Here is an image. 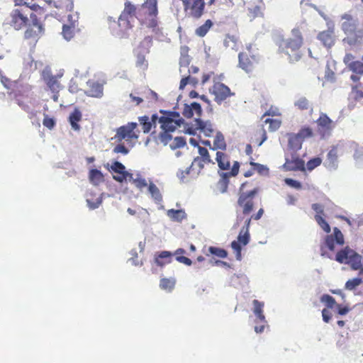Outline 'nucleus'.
Wrapping results in <instances>:
<instances>
[{
	"mask_svg": "<svg viewBox=\"0 0 363 363\" xmlns=\"http://www.w3.org/2000/svg\"><path fill=\"white\" fill-rule=\"evenodd\" d=\"M284 166L286 169L289 171H305V162L302 159L298 157H292L291 159H286Z\"/></svg>",
	"mask_w": 363,
	"mask_h": 363,
	"instance_id": "nucleus-19",
	"label": "nucleus"
},
{
	"mask_svg": "<svg viewBox=\"0 0 363 363\" xmlns=\"http://www.w3.org/2000/svg\"><path fill=\"white\" fill-rule=\"evenodd\" d=\"M332 67H335L334 62H328L325 71V79L328 82H334L335 81V73Z\"/></svg>",
	"mask_w": 363,
	"mask_h": 363,
	"instance_id": "nucleus-41",
	"label": "nucleus"
},
{
	"mask_svg": "<svg viewBox=\"0 0 363 363\" xmlns=\"http://www.w3.org/2000/svg\"><path fill=\"white\" fill-rule=\"evenodd\" d=\"M170 131L162 130V132L160 133L159 136L161 142L164 144L168 143L172 140V135H170Z\"/></svg>",
	"mask_w": 363,
	"mask_h": 363,
	"instance_id": "nucleus-59",
	"label": "nucleus"
},
{
	"mask_svg": "<svg viewBox=\"0 0 363 363\" xmlns=\"http://www.w3.org/2000/svg\"><path fill=\"white\" fill-rule=\"evenodd\" d=\"M352 81L351 94L355 100L363 99V83L360 82V79L357 75H350Z\"/></svg>",
	"mask_w": 363,
	"mask_h": 363,
	"instance_id": "nucleus-18",
	"label": "nucleus"
},
{
	"mask_svg": "<svg viewBox=\"0 0 363 363\" xmlns=\"http://www.w3.org/2000/svg\"><path fill=\"white\" fill-rule=\"evenodd\" d=\"M335 260L340 264H350L354 270L360 269L362 266V257L348 246L337 252Z\"/></svg>",
	"mask_w": 363,
	"mask_h": 363,
	"instance_id": "nucleus-6",
	"label": "nucleus"
},
{
	"mask_svg": "<svg viewBox=\"0 0 363 363\" xmlns=\"http://www.w3.org/2000/svg\"><path fill=\"white\" fill-rule=\"evenodd\" d=\"M113 152L114 153H121L125 155L129 152V150L124 145L118 144L114 147Z\"/></svg>",
	"mask_w": 363,
	"mask_h": 363,
	"instance_id": "nucleus-60",
	"label": "nucleus"
},
{
	"mask_svg": "<svg viewBox=\"0 0 363 363\" xmlns=\"http://www.w3.org/2000/svg\"><path fill=\"white\" fill-rule=\"evenodd\" d=\"M10 16V25L16 30H20L27 25L29 21L28 17L33 20L36 17V15L33 13L30 6H24L19 9H13Z\"/></svg>",
	"mask_w": 363,
	"mask_h": 363,
	"instance_id": "nucleus-4",
	"label": "nucleus"
},
{
	"mask_svg": "<svg viewBox=\"0 0 363 363\" xmlns=\"http://www.w3.org/2000/svg\"><path fill=\"white\" fill-rule=\"evenodd\" d=\"M184 11L194 18H199L203 14L205 2L203 0H180Z\"/></svg>",
	"mask_w": 363,
	"mask_h": 363,
	"instance_id": "nucleus-10",
	"label": "nucleus"
},
{
	"mask_svg": "<svg viewBox=\"0 0 363 363\" xmlns=\"http://www.w3.org/2000/svg\"><path fill=\"white\" fill-rule=\"evenodd\" d=\"M212 26L213 22L211 21V20H206L203 25L200 26L196 29V35L199 37H204L208 32L209 29L212 27Z\"/></svg>",
	"mask_w": 363,
	"mask_h": 363,
	"instance_id": "nucleus-39",
	"label": "nucleus"
},
{
	"mask_svg": "<svg viewBox=\"0 0 363 363\" xmlns=\"http://www.w3.org/2000/svg\"><path fill=\"white\" fill-rule=\"evenodd\" d=\"M89 86L88 93L92 97H101L103 94V86L99 82L94 81H89L87 83Z\"/></svg>",
	"mask_w": 363,
	"mask_h": 363,
	"instance_id": "nucleus-25",
	"label": "nucleus"
},
{
	"mask_svg": "<svg viewBox=\"0 0 363 363\" xmlns=\"http://www.w3.org/2000/svg\"><path fill=\"white\" fill-rule=\"evenodd\" d=\"M213 150H226V143L223 135L221 133H217L214 141Z\"/></svg>",
	"mask_w": 363,
	"mask_h": 363,
	"instance_id": "nucleus-36",
	"label": "nucleus"
},
{
	"mask_svg": "<svg viewBox=\"0 0 363 363\" xmlns=\"http://www.w3.org/2000/svg\"><path fill=\"white\" fill-rule=\"evenodd\" d=\"M188 49L186 47L182 48L181 54L182 56L179 60L180 69L179 71L182 73L183 68L186 67L189 64V56L186 54Z\"/></svg>",
	"mask_w": 363,
	"mask_h": 363,
	"instance_id": "nucleus-45",
	"label": "nucleus"
},
{
	"mask_svg": "<svg viewBox=\"0 0 363 363\" xmlns=\"http://www.w3.org/2000/svg\"><path fill=\"white\" fill-rule=\"evenodd\" d=\"M206 163L203 162L201 158L196 157L194 158L189 168L186 169L185 173L189 174L190 171L196 170L199 173L203 168Z\"/></svg>",
	"mask_w": 363,
	"mask_h": 363,
	"instance_id": "nucleus-40",
	"label": "nucleus"
},
{
	"mask_svg": "<svg viewBox=\"0 0 363 363\" xmlns=\"http://www.w3.org/2000/svg\"><path fill=\"white\" fill-rule=\"evenodd\" d=\"M43 124L46 128L52 129L55 125V121L53 118H49L48 116H46L43 121Z\"/></svg>",
	"mask_w": 363,
	"mask_h": 363,
	"instance_id": "nucleus-64",
	"label": "nucleus"
},
{
	"mask_svg": "<svg viewBox=\"0 0 363 363\" xmlns=\"http://www.w3.org/2000/svg\"><path fill=\"white\" fill-rule=\"evenodd\" d=\"M140 124L142 125L143 131L144 133H148L153 126L152 123L150 121V118L147 116L139 117Z\"/></svg>",
	"mask_w": 363,
	"mask_h": 363,
	"instance_id": "nucleus-43",
	"label": "nucleus"
},
{
	"mask_svg": "<svg viewBox=\"0 0 363 363\" xmlns=\"http://www.w3.org/2000/svg\"><path fill=\"white\" fill-rule=\"evenodd\" d=\"M172 256L169 251H162L155 255L154 261L157 266L162 267L172 262Z\"/></svg>",
	"mask_w": 363,
	"mask_h": 363,
	"instance_id": "nucleus-21",
	"label": "nucleus"
},
{
	"mask_svg": "<svg viewBox=\"0 0 363 363\" xmlns=\"http://www.w3.org/2000/svg\"><path fill=\"white\" fill-rule=\"evenodd\" d=\"M335 239L333 235H327L325 239V245L328 247V248L333 251L335 250Z\"/></svg>",
	"mask_w": 363,
	"mask_h": 363,
	"instance_id": "nucleus-61",
	"label": "nucleus"
},
{
	"mask_svg": "<svg viewBox=\"0 0 363 363\" xmlns=\"http://www.w3.org/2000/svg\"><path fill=\"white\" fill-rule=\"evenodd\" d=\"M89 179L94 185H99L104 181L102 172L96 169H92L89 171Z\"/></svg>",
	"mask_w": 363,
	"mask_h": 363,
	"instance_id": "nucleus-29",
	"label": "nucleus"
},
{
	"mask_svg": "<svg viewBox=\"0 0 363 363\" xmlns=\"http://www.w3.org/2000/svg\"><path fill=\"white\" fill-rule=\"evenodd\" d=\"M92 194H90L86 198V202L89 207L91 209H95L98 208L102 203V199L101 197H97L96 199H92Z\"/></svg>",
	"mask_w": 363,
	"mask_h": 363,
	"instance_id": "nucleus-51",
	"label": "nucleus"
},
{
	"mask_svg": "<svg viewBox=\"0 0 363 363\" xmlns=\"http://www.w3.org/2000/svg\"><path fill=\"white\" fill-rule=\"evenodd\" d=\"M127 181L131 182L137 189L142 191L144 188L147 187L148 183L143 175L138 172L135 174L132 173V178H128Z\"/></svg>",
	"mask_w": 363,
	"mask_h": 363,
	"instance_id": "nucleus-23",
	"label": "nucleus"
},
{
	"mask_svg": "<svg viewBox=\"0 0 363 363\" xmlns=\"http://www.w3.org/2000/svg\"><path fill=\"white\" fill-rule=\"evenodd\" d=\"M46 84L54 93H57L60 89V84L55 76H49L46 79Z\"/></svg>",
	"mask_w": 363,
	"mask_h": 363,
	"instance_id": "nucleus-37",
	"label": "nucleus"
},
{
	"mask_svg": "<svg viewBox=\"0 0 363 363\" xmlns=\"http://www.w3.org/2000/svg\"><path fill=\"white\" fill-rule=\"evenodd\" d=\"M259 61L260 56L252 50V45L247 46V51L241 52L238 55V66L247 73L252 72Z\"/></svg>",
	"mask_w": 363,
	"mask_h": 363,
	"instance_id": "nucleus-5",
	"label": "nucleus"
},
{
	"mask_svg": "<svg viewBox=\"0 0 363 363\" xmlns=\"http://www.w3.org/2000/svg\"><path fill=\"white\" fill-rule=\"evenodd\" d=\"M250 225H247L246 223H244V225L241 228L238 236V240H234L231 242V247L234 250L238 260H241L242 259L241 246L247 245L250 241Z\"/></svg>",
	"mask_w": 363,
	"mask_h": 363,
	"instance_id": "nucleus-9",
	"label": "nucleus"
},
{
	"mask_svg": "<svg viewBox=\"0 0 363 363\" xmlns=\"http://www.w3.org/2000/svg\"><path fill=\"white\" fill-rule=\"evenodd\" d=\"M209 92L213 96L214 101L218 105L225 102L228 98L235 96V93L231 91L228 86L220 82H214L209 89Z\"/></svg>",
	"mask_w": 363,
	"mask_h": 363,
	"instance_id": "nucleus-7",
	"label": "nucleus"
},
{
	"mask_svg": "<svg viewBox=\"0 0 363 363\" xmlns=\"http://www.w3.org/2000/svg\"><path fill=\"white\" fill-rule=\"evenodd\" d=\"M137 8L130 1H127L124 4V9L121 12V15L123 18L133 17L136 14Z\"/></svg>",
	"mask_w": 363,
	"mask_h": 363,
	"instance_id": "nucleus-30",
	"label": "nucleus"
},
{
	"mask_svg": "<svg viewBox=\"0 0 363 363\" xmlns=\"http://www.w3.org/2000/svg\"><path fill=\"white\" fill-rule=\"evenodd\" d=\"M32 21L33 26L26 29L24 37L26 39L37 41L40 35L43 33V28L42 25L38 22L36 17L33 19Z\"/></svg>",
	"mask_w": 363,
	"mask_h": 363,
	"instance_id": "nucleus-16",
	"label": "nucleus"
},
{
	"mask_svg": "<svg viewBox=\"0 0 363 363\" xmlns=\"http://www.w3.org/2000/svg\"><path fill=\"white\" fill-rule=\"evenodd\" d=\"M208 251L211 254L220 258H225L228 256L227 251L222 248L211 246L208 248Z\"/></svg>",
	"mask_w": 363,
	"mask_h": 363,
	"instance_id": "nucleus-54",
	"label": "nucleus"
},
{
	"mask_svg": "<svg viewBox=\"0 0 363 363\" xmlns=\"http://www.w3.org/2000/svg\"><path fill=\"white\" fill-rule=\"evenodd\" d=\"M82 113L78 108H75L69 115V121L71 124L72 129L79 130L80 128L78 122L82 119Z\"/></svg>",
	"mask_w": 363,
	"mask_h": 363,
	"instance_id": "nucleus-27",
	"label": "nucleus"
},
{
	"mask_svg": "<svg viewBox=\"0 0 363 363\" xmlns=\"http://www.w3.org/2000/svg\"><path fill=\"white\" fill-rule=\"evenodd\" d=\"M317 38L320 41L324 47L328 49L331 48L334 46L336 41L334 26L328 28L326 30L320 32L318 34Z\"/></svg>",
	"mask_w": 363,
	"mask_h": 363,
	"instance_id": "nucleus-15",
	"label": "nucleus"
},
{
	"mask_svg": "<svg viewBox=\"0 0 363 363\" xmlns=\"http://www.w3.org/2000/svg\"><path fill=\"white\" fill-rule=\"evenodd\" d=\"M267 138L266 130L263 128H261L256 131L255 137L252 138V142L257 144V146H261Z\"/></svg>",
	"mask_w": 363,
	"mask_h": 363,
	"instance_id": "nucleus-34",
	"label": "nucleus"
},
{
	"mask_svg": "<svg viewBox=\"0 0 363 363\" xmlns=\"http://www.w3.org/2000/svg\"><path fill=\"white\" fill-rule=\"evenodd\" d=\"M300 138L303 141L305 139L311 138L313 135V132L309 126L302 127L298 133H296Z\"/></svg>",
	"mask_w": 363,
	"mask_h": 363,
	"instance_id": "nucleus-49",
	"label": "nucleus"
},
{
	"mask_svg": "<svg viewBox=\"0 0 363 363\" xmlns=\"http://www.w3.org/2000/svg\"><path fill=\"white\" fill-rule=\"evenodd\" d=\"M354 56L352 53H347L344 56L343 62L346 65L347 67L349 68L351 65L354 62Z\"/></svg>",
	"mask_w": 363,
	"mask_h": 363,
	"instance_id": "nucleus-63",
	"label": "nucleus"
},
{
	"mask_svg": "<svg viewBox=\"0 0 363 363\" xmlns=\"http://www.w3.org/2000/svg\"><path fill=\"white\" fill-rule=\"evenodd\" d=\"M137 126L138 124L136 123L131 122L125 125L119 127L116 130L114 138L118 142H121L123 140H125L127 142L138 140V135L135 131Z\"/></svg>",
	"mask_w": 363,
	"mask_h": 363,
	"instance_id": "nucleus-8",
	"label": "nucleus"
},
{
	"mask_svg": "<svg viewBox=\"0 0 363 363\" xmlns=\"http://www.w3.org/2000/svg\"><path fill=\"white\" fill-rule=\"evenodd\" d=\"M179 115L175 112H170L166 116L159 118L162 130L174 132L176 128L183 123L182 118H178Z\"/></svg>",
	"mask_w": 363,
	"mask_h": 363,
	"instance_id": "nucleus-11",
	"label": "nucleus"
},
{
	"mask_svg": "<svg viewBox=\"0 0 363 363\" xmlns=\"http://www.w3.org/2000/svg\"><path fill=\"white\" fill-rule=\"evenodd\" d=\"M334 235H333L336 243L340 245H344L345 243V240H344V236H343V234L342 233V232L340 231V229H338L337 228H334Z\"/></svg>",
	"mask_w": 363,
	"mask_h": 363,
	"instance_id": "nucleus-57",
	"label": "nucleus"
},
{
	"mask_svg": "<svg viewBox=\"0 0 363 363\" xmlns=\"http://www.w3.org/2000/svg\"><path fill=\"white\" fill-rule=\"evenodd\" d=\"M147 187L152 199L155 201V203H160L162 201V196L159 188L153 182H150Z\"/></svg>",
	"mask_w": 363,
	"mask_h": 363,
	"instance_id": "nucleus-32",
	"label": "nucleus"
},
{
	"mask_svg": "<svg viewBox=\"0 0 363 363\" xmlns=\"http://www.w3.org/2000/svg\"><path fill=\"white\" fill-rule=\"evenodd\" d=\"M15 98H16V100L18 106H21L23 110L28 111L29 106L27 104H26L24 103V101H23V95H21L20 94H16L15 95Z\"/></svg>",
	"mask_w": 363,
	"mask_h": 363,
	"instance_id": "nucleus-62",
	"label": "nucleus"
},
{
	"mask_svg": "<svg viewBox=\"0 0 363 363\" xmlns=\"http://www.w3.org/2000/svg\"><path fill=\"white\" fill-rule=\"evenodd\" d=\"M318 133L323 137L329 136L335 128V122L325 113H320L315 121Z\"/></svg>",
	"mask_w": 363,
	"mask_h": 363,
	"instance_id": "nucleus-12",
	"label": "nucleus"
},
{
	"mask_svg": "<svg viewBox=\"0 0 363 363\" xmlns=\"http://www.w3.org/2000/svg\"><path fill=\"white\" fill-rule=\"evenodd\" d=\"M264 214V209L259 208V211L252 215H251L250 217L248 216H246L242 220L244 223H246L247 225H250L252 220H259Z\"/></svg>",
	"mask_w": 363,
	"mask_h": 363,
	"instance_id": "nucleus-50",
	"label": "nucleus"
},
{
	"mask_svg": "<svg viewBox=\"0 0 363 363\" xmlns=\"http://www.w3.org/2000/svg\"><path fill=\"white\" fill-rule=\"evenodd\" d=\"M175 286V280L174 279L162 278L160 281V286L162 289L171 291Z\"/></svg>",
	"mask_w": 363,
	"mask_h": 363,
	"instance_id": "nucleus-46",
	"label": "nucleus"
},
{
	"mask_svg": "<svg viewBox=\"0 0 363 363\" xmlns=\"http://www.w3.org/2000/svg\"><path fill=\"white\" fill-rule=\"evenodd\" d=\"M201 106L197 102H193L190 105L184 104L182 111V115L187 118H190L193 117L194 115L199 117L201 116Z\"/></svg>",
	"mask_w": 363,
	"mask_h": 363,
	"instance_id": "nucleus-20",
	"label": "nucleus"
},
{
	"mask_svg": "<svg viewBox=\"0 0 363 363\" xmlns=\"http://www.w3.org/2000/svg\"><path fill=\"white\" fill-rule=\"evenodd\" d=\"M157 15V0H146L139 9V16L148 17Z\"/></svg>",
	"mask_w": 363,
	"mask_h": 363,
	"instance_id": "nucleus-17",
	"label": "nucleus"
},
{
	"mask_svg": "<svg viewBox=\"0 0 363 363\" xmlns=\"http://www.w3.org/2000/svg\"><path fill=\"white\" fill-rule=\"evenodd\" d=\"M254 313L261 323H266L265 316L263 313L264 303L257 299L253 301Z\"/></svg>",
	"mask_w": 363,
	"mask_h": 363,
	"instance_id": "nucleus-31",
	"label": "nucleus"
},
{
	"mask_svg": "<svg viewBox=\"0 0 363 363\" xmlns=\"http://www.w3.org/2000/svg\"><path fill=\"white\" fill-rule=\"evenodd\" d=\"M260 186L255 181H247L241 184L238 191L237 205L242 215H237L235 226H239L246 216H249L254 209L255 197L259 193Z\"/></svg>",
	"mask_w": 363,
	"mask_h": 363,
	"instance_id": "nucleus-2",
	"label": "nucleus"
},
{
	"mask_svg": "<svg viewBox=\"0 0 363 363\" xmlns=\"http://www.w3.org/2000/svg\"><path fill=\"white\" fill-rule=\"evenodd\" d=\"M216 160L220 169L227 170L230 168L229 157L225 153L218 151L216 152Z\"/></svg>",
	"mask_w": 363,
	"mask_h": 363,
	"instance_id": "nucleus-26",
	"label": "nucleus"
},
{
	"mask_svg": "<svg viewBox=\"0 0 363 363\" xmlns=\"http://www.w3.org/2000/svg\"><path fill=\"white\" fill-rule=\"evenodd\" d=\"M133 26L129 18L119 16L118 21V28L114 29L113 33L119 38H127L130 35V31L132 30Z\"/></svg>",
	"mask_w": 363,
	"mask_h": 363,
	"instance_id": "nucleus-14",
	"label": "nucleus"
},
{
	"mask_svg": "<svg viewBox=\"0 0 363 363\" xmlns=\"http://www.w3.org/2000/svg\"><path fill=\"white\" fill-rule=\"evenodd\" d=\"M196 128L203 133L206 137H211L214 133L213 124L208 121H203L199 118L195 120Z\"/></svg>",
	"mask_w": 363,
	"mask_h": 363,
	"instance_id": "nucleus-22",
	"label": "nucleus"
},
{
	"mask_svg": "<svg viewBox=\"0 0 363 363\" xmlns=\"http://www.w3.org/2000/svg\"><path fill=\"white\" fill-rule=\"evenodd\" d=\"M295 107L301 111H308L310 115H312L313 108L311 103L304 96L298 98L294 102Z\"/></svg>",
	"mask_w": 363,
	"mask_h": 363,
	"instance_id": "nucleus-24",
	"label": "nucleus"
},
{
	"mask_svg": "<svg viewBox=\"0 0 363 363\" xmlns=\"http://www.w3.org/2000/svg\"><path fill=\"white\" fill-rule=\"evenodd\" d=\"M348 69L352 72L351 75H357V77L361 78L363 76V62L356 60Z\"/></svg>",
	"mask_w": 363,
	"mask_h": 363,
	"instance_id": "nucleus-35",
	"label": "nucleus"
},
{
	"mask_svg": "<svg viewBox=\"0 0 363 363\" xmlns=\"http://www.w3.org/2000/svg\"><path fill=\"white\" fill-rule=\"evenodd\" d=\"M108 169L118 174V175H113V179L119 183L126 182L128 178H132V173L126 171L125 167L118 161L113 162Z\"/></svg>",
	"mask_w": 363,
	"mask_h": 363,
	"instance_id": "nucleus-13",
	"label": "nucleus"
},
{
	"mask_svg": "<svg viewBox=\"0 0 363 363\" xmlns=\"http://www.w3.org/2000/svg\"><path fill=\"white\" fill-rule=\"evenodd\" d=\"M167 215L173 220L179 222L182 221L186 218V213L183 210L170 209L167 211Z\"/></svg>",
	"mask_w": 363,
	"mask_h": 363,
	"instance_id": "nucleus-42",
	"label": "nucleus"
},
{
	"mask_svg": "<svg viewBox=\"0 0 363 363\" xmlns=\"http://www.w3.org/2000/svg\"><path fill=\"white\" fill-rule=\"evenodd\" d=\"M249 163H250V166L252 167L254 172H257L259 174H267L269 172V169L267 168V166L259 164V163L255 162L254 160L252 157L250 158Z\"/></svg>",
	"mask_w": 363,
	"mask_h": 363,
	"instance_id": "nucleus-44",
	"label": "nucleus"
},
{
	"mask_svg": "<svg viewBox=\"0 0 363 363\" xmlns=\"http://www.w3.org/2000/svg\"><path fill=\"white\" fill-rule=\"evenodd\" d=\"M199 156H198L201 160L204 162L206 164L211 163L214 164V162L211 159V156L208 150L206 147L199 146Z\"/></svg>",
	"mask_w": 363,
	"mask_h": 363,
	"instance_id": "nucleus-47",
	"label": "nucleus"
},
{
	"mask_svg": "<svg viewBox=\"0 0 363 363\" xmlns=\"http://www.w3.org/2000/svg\"><path fill=\"white\" fill-rule=\"evenodd\" d=\"M320 301L330 308H333L336 305L335 299L328 294L323 295L320 298Z\"/></svg>",
	"mask_w": 363,
	"mask_h": 363,
	"instance_id": "nucleus-56",
	"label": "nucleus"
},
{
	"mask_svg": "<svg viewBox=\"0 0 363 363\" xmlns=\"http://www.w3.org/2000/svg\"><path fill=\"white\" fill-rule=\"evenodd\" d=\"M321 162L322 160L320 157H315L310 160L306 164L308 170L311 171L314 169L321 164Z\"/></svg>",
	"mask_w": 363,
	"mask_h": 363,
	"instance_id": "nucleus-58",
	"label": "nucleus"
},
{
	"mask_svg": "<svg viewBox=\"0 0 363 363\" xmlns=\"http://www.w3.org/2000/svg\"><path fill=\"white\" fill-rule=\"evenodd\" d=\"M265 123L269 124V130L274 132L279 128L281 121L279 119L267 118L264 121Z\"/></svg>",
	"mask_w": 363,
	"mask_h": 363,
	"instance_id": "nucleus-52",
	"label": "nucleus"
},
{
	"mask_svg": "<svg viewBox=\"0 0 363 363\" xmlns=\"http://www.w3.org/2000/svg\"><path fill=\"white\" fill-rule=\"evenodd\" d=\"M56 7L59 10H62L60 14L63 13H67V23H65L62 26V34L67 40H71L78 30V17L76 14L73 13L74 4L72 0H58L57 1Z\"/></svg>",
	"mask_w": 363,
	"mask_h": 363,
	"instance_id": "nucleus-3",
	"label": "nucleus"
},
{
	"mask_svg": "<svg viewBox=\"0 0 363 363\" xmlns=\"http://www.w3.org/2000/svg\"><path fill=\"white\" fill-rule=\"evenodd\" d=\"M362 282L361 278H354L348 280L345 283V289L350 291L354 290L357 286H359Z\"/></svg>",
	"mask_w": 363,
	"mask_h": 363,
	"instance_id": "nucleus-55",
	"label": "nucleus"
},
{
	"mask_svg": "<svg viewBox=\"0 0 363 363\" xmlns=\"http://www.w3.org/2000/svg\"><path fill=\"white\" fill-rule=\"evenodd\" d=\"M239 39L234 35H227L224 39L223 44L226 48L238 49Z\"/></svg>",
	"mask_w": 363,
	"mask_h": 363,
	"instance_id": "nucleus-38",
	"label": "nucleus"
},
{
	"mask_svg": "<svg viewBox=\"0 0 363 363\" xmlns=\"http://www.w3.org/2000/svg\"><path fill=\"white\" fill-rule=\"evenodd\" d=\"M199 84V79L193 75L184 76L179 84V89H184L187 84L195 87Z\"/></svg>",
	"mask_w": 363,
	"mask_h": 363,
	"instance_id": "nucleus-33",
	"label": "nucleus"
},
{
	"mask_svg": "<svg viewBox=\"0 0 363 363\" xmlns=\"http://www.w3.org/2000/svg\"><path fill=\"white\" fill-rule=\"evenodd\" d=\"M315 220L325 233H328L330 232V227L328 222L324 219L323 216L315 215Z\"/></svg>",
	"mask_w": 363,
	"mask_h": 363,
	"instance_id": "nucleus-53",
	"label": "nucleus"
},
{
	"mask_svg": "<svg viewBox=\"0 0 363 363\" xmlns=\"http://www.w3.org/2000/svg\"><path fill=\"white\" fill-rule=\"evenodd\" d=\"M276 44L278 52L285 55L291 63L298 62L303 55L302 48L304 44V38L299 27L291 29L290 35L288 37L279 35Z\"/></svg>",
	"mask_w": 363,
	"mask_h": 363,
	"instance_id": "nucleus-1",
	"label": "nucleus"
},
{
	"mask_svg": "<svg viewBox=\"0 0 363 363\" xmlns=\"http://www.w3.org/2000/svg\"><path fill=\"white\" fill-rule=\"evenodd\" d=\"M289 147L295 150H300L302 146L303 140L296 133L288 134Z\"/></svg>",
	"mask_w": 363,
	"mask_h": 363,
	"instance_id": "nucleus-28",
	"label": "nucleus"
},
{
	"mask_svg": "<svg viewBox=\"0 0 363 363\" xmlns=\"http://www.w3.org/2000/svg\"><path fill=\"white\" fill-rule=\"evenodd\" d=\"M143 23L145 24L147 28L155 30L157 27V16H150L142 18Z\"/></svg>",
	"mask_w": 363,
	"mask_h": 363,
	"instance_id": "nucleus-48",
	"label": "nucleus"
}]
</instances>
